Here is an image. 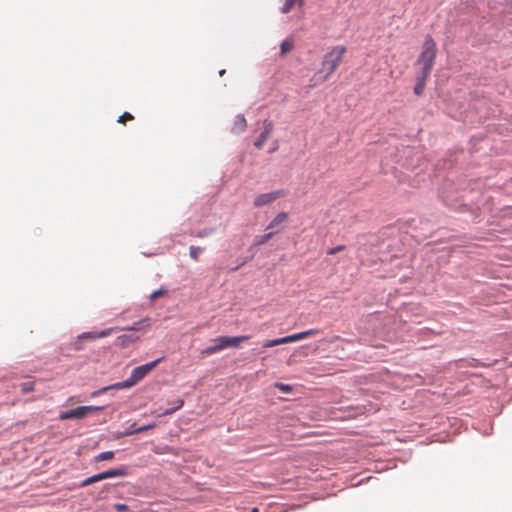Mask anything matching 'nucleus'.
Masks as SVG:
<instances>
[{"label": "nucleus", "mask_w": 512, "mask_h": 512, "mask_svg": "<svg viewBox=\"0 0 512 512\" xmlns=\"http://www.w3.org/2000/svg\"><path fill=\"white\" fill-rule=\"evenodd\" d=\"M114 455H115V453L113 451H104V452H101V453L97 454L94 457V461L95 462H100V461L111 460V459L114 458Z\"/></svg>", "instance_id": "obj_20"}, {"label": "nucleus", "mask_w": 512, "mask_h": 512, "mask_svg": "<svg viewBox=\"0 0 512 512\" xmlns=\"http://www.w3.org/2000/svg\"><path fill=\"white\" fill-rule=\"evenodd\" d=\"M78 339H96V335L92 332H84L78 336Z\"/></svg>", "instance_id": "obj_28"}, {"label": "nucleus", "mask_w": 512, "mask_h": 512, "mask_svg": "<svg viewBox=\"0 0 512 512\" xmlns=\"http://www.w3.org/2000/svg\"><path fill=\"white\" fill-rule=\"evenodd\" d=\"M149 326H150L149 320L148 319H142V320H140L138 322L133 323L132 326H129V327L125 328V330L140 331V330H144V329L148 328Z\"/></svg>", "instance_id": "obj_18"}, {"label": "nucleus", "mask_w": 512, "mask_h": 512, "mask_svg": "<svg viewBox=\"0 0 512 512\" xmlns=\"http://www.w3.org/2000/svg\"><path fill=\"white\" fill-rule=\"evenodd\" d=\"M164 293V291L162 289H158L156 291H154L151 295H150V298L151 300L159 297L160 295H162Z\"/></svg>", "instance_id": "obj_33"}, {"label": "nucleus", "mask_w": 512, "mask_h": 512, "mask_svg": "<svg viewBox=\"0 0 512 512\" xmlns=\"http://www.w3.org/2000/svg\"><path fill=\"white\" fill-rule=\"evenodd\" d=\"M221 343L222 350L228 347H237L241 342L248 340L250 337L248 335L242 336H220L218 337Z\"/></svg>", "instance_id": "obj_9"}, {"label": "nucleus", "mask_w": 512, "mask_h": 512, "mask_svg": "<svg viewBox=\"0 0 512 512\" xmlns=\"http://www.w3.org/2000/svg\"><path fill=\"white\" fill-rule=\"evenodd\" d=\"M288 220V213H278L271 222L267 225L266 229L270 231H277V234L284 228V223Z\"/></svg>", "instance_id": "obj_7"}, {"label": "nucleus", "mask_w": 512, "mask_h": 512, "mask_svg": "<svg viewBox=\"0 0 512 512\" xmlns=\"http://www.w3.org/2000/svg\"><path fill=\"white\" fill-rule=\"evenodd\" d=\"M128 474V468L124 465H121L116 468H112L101 473L95 474L97 481L116 478V477H124Z\"/></svg>", "instance_id": "obj_5"}, {"label": "nucleus", "mask_w": 512, "mask_h": 512, "mask_svg": "<svg viewBox=\"0 0 512 512\" xmlns=\"http://www.w3.org/2000/svg\"><path fill=\"white\" fill-rule=\"evenodd\" d=\"M116 508L119 509V510H122V509L126 508V505L125 504H117Z\"/></svg>", "instance_id": "obj_36"}, {"label": "nucleus", "mask_w": 512, "mask_h": 512, "mask_svg": "<svg viewBox=\"0 0 512 512\" xmlns=\"http://www.w3.org/2000/svg\"><path fill=\"white\" fill-rule=\"evenodd\" d=\"M263 124V131L259 135L258 139L254 142V146L258 149H261L264 146L265 142L273 132V123L271 121L265 120Z\"/></svg>", "instance_id": "obj_8"}, {"label": "nucleus", "mask_w": 512, "mask_h": 512, "mask_svg": "<svg viewBox=\"0 0 512 512\" xmlns=\"http://www.w3.org/2000/svg\"><path fill=\"white\" fill-rule=\"evenodd\" d=\"M83 408H89L88 413L92 411H102L105 407L104 406H83Z\"/></svg>", "instance_id": "obj_32"}, {"label": "nucleus", "mask_w": 512, "mask_h": 512, "mask_svg": "<svg viewBox=\"0 0 512 512\" xmlns=\"http://www.w3.org/2000/svg\"><path fill=\"white\" fill-rule=\"evenodd\" d=\"M437 55V47L434 39L427 35L422 45V50L416 61L417 65L421 66V73L424 77H429L435 63Z\"/></svg>", "instance_id": "obj_1"}, {"label": "nucleus", "mask_w": 512, "mask_h": 512, "mask_svg": "<svg viewBox=\"0 0 512 512\" xmlns=\"http://www.w3.org/2000/svg\"><path fill=\"white\" fill-rule=\"evenodd\" d=\"M293 46H294L293 39L292 38H286L280 44L281 54L284 55V54L290 52L293 49Z\"/></svg>", "instance_id": "obj_19"}, {"label": "nucleus", "mask_w": 512, "mask_h": 512, "mask_svg": "<svg viewBox=\"0 0 512 512\" xmlns=\"http://www.w3.org/2000/svg\"><path fill=\"white\" fill-rule=\"evenodd\" d=\"M305 0H285L283 5L280 7L282 14L289 13L294 7L302 8Z\"/></svg>", "instance_id": "obj_11"}, {"label": "nucleus", "mask_w": 512, "mask_h": 512, "mask_svg": "<svg viewBox=\"0 0 512 512\" xmlns=\"http://www.w3.org/2000/svg\"><path fill=\"white\" fill-rule=\"evenodd\" d=\"M214 232L213 228H205L196 233V237L198 238H205L210 236Z\"/></svg>", "instance_id": "obj_24"}, {"label": "nucleus", "mask_w": 512, "mask_h": 512, "mask_svg": "<svg viewBox=\"0 0 512 512\" xmlns=\"http://www.w3.org/2000/svg\"><path fill=\"white\" fill-rule=\"evenodd\" d=\"M133 119V116L128 113V112H124L119 118H118V122L119 123H123L125 120H131Z\"/></svg>", "instance_id": "obj_30"}, {"label": "nucleus", "mask_w": 512, "mask_h": 512, "mask_svg": "<svg viewBox=\"0 0 512 512\" xmlns=\"http://www.w3.org/2000/svg\"><path fill=\"white\" fill-rule=\"evenodd\" d=\"M163 360V357H160L154 361H151L149 363L140 365L135 367L131 371L132 377L136 380V382H140L146 375H148L161 361Z\"/></svg>", "instance_id": "obj_3"}, {"label": "nucleus", "mask_w": 512, "mask_h": 512, "mask_svg": "<svg viewBox=\"0 0 512 512\" xmlns=\"http://www.w3.org/2000/svg\"><path fill=\"white\" fill-rule=\"evenodd\" d=\"M213 342V345L206 347L201 351V353L204 355H212L222 350L221 343L218 337L215 338Z\"/></svg>", "instance_id": "obj_17"}, {"label": "nucleus", "mask_w": 512, "mask_h": 512, "mask_svg": "<svg viewBox=\"0 0 512 512\" xmlns=\"http://www.w3.org/2000/svg\"><path fill=\"white\" fill-rule=\"evenodd\" d=\"M275 234H277V231H270L264 235L256 236L253 240V245L262 246L267 243Z\"/></svg>", "instance_id": "obj_16"}, {"label": "nucleus", "mask_w": 512, "mask_h": 512, "mask_svg": "<svg viewBox=\"0 0 512 512\" xmlns=\"http://www.w3.org/2000/svg\"><path fill=\"white\" fill-rule=\"evenodd\" d=\"M275 387L284 393H289L292 391V387L289 384L278 382L275 384Z\"/></svg>", "instance_id": "obj_25"}, {"label": "nucleus", "mask_w": 512, "mask_h": 512, "mask_svg": "<svg viewBox=\"0 0 512 512\" xmlns=\"http://www.w3.org/2000/svg\"><path fill=\"white\" fill-rule=\"evenodd\" d=\"M247 126L246 119L242 114H239L235 117L232 132L233 133H241L245 130Z\"/></svg>", "instance_id": "obj_12"}, {"label": "nucleus", "mask_w": 512, "mask_h": 512, "mask_svg": "<svg viewBox=\"0 0 512 512\" xmlns=\"http://www.w3.org/2000/svg\"><path fill=\"white\" fill-rule=\"evenodd\" d=\"M318 332H319L318 329H309V330H306V331H302V332L294 333V334H291V335H287V336H285V339H287V343L295 342V341L307 338L309 336L315 335Z\"/></svg>", "instance_id": "obj_10"}, {"label": "nucleus", "mask_w": 512, "mask_h": 512, "mask_svg": "<svg viewBox=\"0 0 512 512\" xmlns=\"http://www.w3.org/2000/svg\"><path fill=\"white\" fill-rule=\"evenodd\" d=\"M75 349L76 350H80L82 349V347L78 344V342L75 343Z\"/></svg>", "instance_id": "obj_37"}, {"label": "nucleus", "mask_w": 512, "mask_h": 512, "mask_svg": "<svg viewBox=\"0 0 512 512\" xmlns=\"http://www.w3.org/2000/svg\"><path fill=\"white\" fill-rule=\"evenodd\" d=\"M286 343H287V339H285V336H284L282 338L267 340L262 344V346H263V348H270V347H274V346H277L280 344H286Z\"/></svg>", "instance_id": "obj_21"}, {"label": "nucleus", "mask_w": 512, "mask_h": 512, "mask_svg": "<svg viewBox=\"0 0 512 512\" xmlns=\"http://www.w3.org/2000/svg\"><path fill=\"white\" fill-rule=\"evenodd\" d=\"M240 266H241V265H239V266H237V267L233 268V269H232V271L238 270V268H239Z\"/></svg>", "instance_id": "obj_40"}, {"label": "nucleus", "mask_w": 512, "mask_h": 512, "mask_svg": "<svg viewBox=\"0 0 512 512\" xmlns=\"http://www.w3.org/2000/svg\"><path fill=\"white\" fill-rule=\"evenodd\" d=\"M121 338L123 339V342H125L126 340H129V341H133V340H135V338L129 337V336H127V335H124V336H122Z\"/></svg>", "instance_id": "obj_35"}, {"label": "nucleus", "mask_w": 512, "mask_h": 512, "mask_svg": "<svg viewBox=\"0 0 512 512\" xmlns=\"http://www.w3.org/2000/svg\"><path fill=\"white\" fill-rule=\"evenodd\" d=\"M283 195H284L283 190H277V191L259 194L255 197L253 204L255 207H262L265 205H269L272 202H274L277 198H279Z\"/></svg>", "instance_id": "obj_4"}, {"label": "nucleus", "mask_w": 512, "mask_h": 512, "mask_svg": "<svg viewBox=\"0 0 512 512\" xmlns=\"http://www.w3.org/2000/svg\"><path fill=\"white\" fill-rule=\"evenodd\" d=\"M203 251V248L202 247H199V246H190L189 248V256L191 257V259H193L194 261H198L199 259V254Z\"/></svg>", "instance_id": "obj_22"}, {"label": "nucleus", "mask_w": 512, "mask_h": 512, "mask_svg": "<svg viewBox=\"0 0 512 512\" xmlns=\"http://www.w3.org/2000/svg\"><path fill=\"white\" fill-rule=\"evenodd\" d=\"M346 52V47L342 45H338L333 47L329 52H327L322 60V67L319 71L320 74H323L322 81L327 80L337 69L343 59V55Z\"/></svg>", "instance_id": "obj_2"}, {"label": "nucleus", "mask_w": 512, "mask_h": 512, "mask_svg": "<svg viewBox=\"0 0 512 512\" xmlns=\"http://www.w3.org/2000/svg\"><path fill=\"white\" fill-rule=\"evenodd\" d=\"M224 73H225V70H220V71H219V75H220V76H223V75H224Z\"/></svg>", "instance_id": "obj_39"}, {"label": "nucleus", "mask_w": 512, "mask_h": 512, "mask_svg": "<svg viewBox=\"0 0 512 512\" xmlns=\"http://www.w3.org/2000/svg\"><path fill=\"white\" fill-rule=\"evenodd\" d=\"M250 512H259V510L257 507H253V508H251Z\"/></svg>", "instance_id": "obj_38"}, {"label": "nucleus", "mask_w": 512, "mask_h": 512, "mask_svg": "<svg viewBox=\"0 0 512 512\" xmlns=\"http://www.w3.org/2000/svg\"><path fill=\"white\" fill-rule=\"evenodd\" d=\"M345 249V246L344 245H339V246H336V247H333V248H330L328 251H327V254L329 255H334L340 251H343Z\"/></svg>", "instance_id": "obj_27"}, {"label": "nucleus", "mask_w": 512, "mask_h": 512, "mask_svg": "<svg viewBox=\"0 0 512 512\" xmlns=\"http://www.w3.org/2000/svg\"><path fill=\"white\" fill-rule=\"evenodd\" d=\"M184 405V400L181 398H176L173 401H171V407L166 408L162 411V415H170L174 413L175 411L181 409Z\"/></svg>", "instance_id": "obj_14"}, {"label": "nucleus", "mask_w": 512, "mask_h": 512, "mask_svg": "<svg viewBox=\"0 0 512 512\" xmlns=\"http://www.w3.org/2000/svg\"><path fill=\"white\" fill-rule=\"evenodd\" d=\"M113 329H106V330H103L101 331L100 333H97L95 334L96 335V338H104V337H107L111 334Z\"/></svg>", "instance_id": "obj_31"}, {"label": "nucleus", "mask_w": 512, "mask_h": 512, "mask_svg": "<svg viewBox=\"0 0 512 512\" xmlns=\"http://www.w3.org/2000/svg\"><path fill=\"white\" fill-rule=\"evenodd\" d=\"M150 427H152V425L142 426V427L137 428L134 432L135 433H140V432H143V431L147 430Z\"/></svg>", "instance_id": "obj_34"}, {"label": "nucleus", "mask_w": 512, "mask_h": 512, "mask_svg": "<svg viewBox=\"0 0 512 512\" xmlns=\"http://www.w3.org/2000/svg\"><path fill=\"white\" fill-rule=\"evenodd\" d=\"M110 389H111L110 385H109V386H106V387H103V388H101V389H98V390L93 391V392L91 393V396H92V397L99 396L100 394H103L104 392H106V391H108V390H110Z\"/></svg>", "instance_id": "obj_29"}, {"label": "nucleus", "mask_w": 512, "mask_h": 512, "mask_svg": "<svg viewBox=\"0 0 512 512\" xmlns=\"http://www.w3.org/2000/svg\"><path fill=\"white\" fill-rule=\"evenodd\" d=\"M95 482H98V481H97L96 476H95V475H93V476H90V477L86 478L85 480H83V481L81 482V485H80V486H81V487H85V486H88V485L93 484V483H95Z\"/></svg>", "instance_id": "obj_26"}, {"label": "nucleus", "mask_w": 512, "mask_h": 512, "mask_svg": "<svg viewBox=\"0 0 512 512\" xmlns=\"http://www.w3.org/2000/svg\"><path fill=\"white\" fill-rule=\"evenodd\" d=\"M427 78L428 77H424V73H421V72L417 75L416 83L414 86L415 94H417V95L422 94V92L424 91L425 85H426Z\"/></svg>", "instance_id": "obj_15"}, {"label": "nucleus", "mask_w": 512, "mask_h": 512, "mask_svg": "<svg viewBox=\"0 0 512 512\" xmlns=\"http://www.w3.org/2000/svg\"><path fill=\"white\" fill-rule=\"evenodd\" d=\"M34 390V383L31 381H27L21 384V391L23 393H29Z\"/></svg>", "instance_id": "obj_23"}, {"label": "nucleus", "mask_w": 512, "mask_h": 512, "mask_svg": "<svg viewBox=\"0 0 512 512\" xmlns=\"http://www.w3.org/2000/svg\"><path fill=\"white\" fill-rule=\"evenodd\" d=\"M136 384H137L136 380L130 374V376L126 380L114 383V384L110 385V387H111V389H127Z\"/></svg>", "instance_id": "obj_13"}, {"label": "nucleus", "mask_w": 512, "mask_h": 512, "mask_svg": "<svg viewBox=\"0 0 512 512\" xmlns=\"http://www.w3.org/2000/svg\"><path fill=\"white\" fill-rule=\"evenodd\" d=\"M89 408H83V406H78L71 410L62 411L59 414L60 420H67V419H82L88 414Z\"/></svg>", "instance_id": "obj_6"}]
</instances>
